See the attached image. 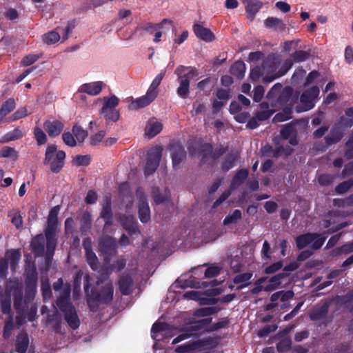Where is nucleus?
Here are the masks:
<instances>
[{
  "instance_id": "obj_32",
  "label": "nucleus",
  "mask_w": 353,
  "mask_h": 353,
  "mask_svg": "<svg viewBox=\"0 0 353 353\" xmlns=\"http://www.w3.org/2000/svg\"><path fill=\"white\" fill-rule=\"evenodd\" d=\"M152 197L154 201L157 204H159L165 202L169 199L170 192L167 188L160 190L158 188H154L152 190Z\"/></svg>"
},
{
  "instance_id": "obj_63",
  "label": "nucleus",
  "mask_w": 353,
  "mask_h": 353,
  "mask_svg": "<svg viewBox=\"0 0 353 353\" xmlns=\"http://www.w3.org/2000/svg\"><path fill=\"white\" fill-rule=\"evenodd\" d=\"M12 223L17 227L20 228L22 225V217L18 211H13L10 214Z\"/></svg>"
},
{
  "instance_id": "obj_34",
  "label": "nucleus",
  "mask_w": 353,
  "mask_h": 353,
  "mask_svg": "<svg viewBox=\"0 0 353 353\" xmlns=\"http://www.w3.org/2000/svg\"><path fill=\"white\" fill-rule=\"evenodd\" d=\"M265 23L268 28L277 31H283L286 28V25L282 20L275 17H268Z\"/></svg>"
},
{
  "instance_id": "obj_2",
  "label": "nucleus",
  "mask_w": 353,
  "mask_h": 353,
  "mask_svg": "<svg viewBox=\"0 0 353 353\" xmlns=\"http://www.w3.org/2000/svg\"><path fill=\"white\" fill-rule=\"evenodd\" d=\"M53 288L55 292H59L57 305L61 310L65 312V321L71 328H77L79 326V319L74 307L69 302L70 286L63 285V280L59 279L54 283Z\"/></svg>"
},
{
  "instance_id": "obj_36",
  "label": "nucleus",
  "mask_w": 353,
  "mask_h": 353,
  "mask_svg": "<svg viewBox=\"0 0 353 353\" xmlns=\"http://www.w3.org/2000/svg\"><path fill=\"white\" fill-rule=\"evenodd\" d=\"M121 222L124 229L127 230L130 234L136 233L137 228L135 225V221L133 216H128L121 217Z\"/></svg>"
},
{
  "instance_id": "obj_3",
  "label": "nucleus",
  "mask_w": 353,
  "mask_h": 353,
  "mask_svg": "<svg viewBox=\"0 0 353 353\" xmlns=\"http://www.w3.org/2000/svg\"><path fill=\"white\" fill-rule=\"evenodd\" d=\"M90 276H85V292L88 296V303L92 310H96L99 303H108L110 302L113 297V288L111 283L106 281L103 288L98 292L88 293V287L90 282Z\"/></svg>"
},
{
  "instance_id": "obj_56",
  "label": "nucleus",
  "mask_w": 353,
  "mask_h": 353,
  "mask_svg": "<svg viewBox=\"0 0 353 353\" xmlns=\"http://www.w3.org/2000/svg\"><path fill=\"white\" fill-rule=\"evenodd\" d=\"M34 137L39 145H43L46 143L47 137L43 131L39 128H34Z\"/></svg>"
},
{
  "instance_id": "obj_39",
  "label": "nucleus",
  "mask_w": 353,
  "mask_h": 353,
  "mask_svg": "<svg viewBox=\"0 0 353 353\" xmlns=\"http://www.w3.org/2000/svg\"><path fill=\"white\" fill-rule=\"evenodd\" d=\"M85 257L88 264L94 270L98 268V260L96 254L85 244Z\"/></svg>"
},
{
  "instance_id": "obj_11",
  "label": "nucleus",
  "mask_w": 353,
  "mask_h": 353,
  "mask_svg": "<svg viewBox=\"0 0 353 353\" xmlns=\"http://www.w3.org/2000/svg\"><path fill=\"white\" fill-rule=\"evenodd\" d=\"M325 240V237L318 234H306L298 236L296 239V246L299 249L309 247L316 250L322 246Z\"/></svg>"
},
{
  "instance_id": "obj_38",
  "label": "nucleus",
  "mask_w": 353,
  "mask_h": 353,
  "mask_svg": "<svg viewBox=\"0 0 353 353\" xmlns=\"http://www.w3.org/2000/svg\"><path fill=\"white\" fill-rule=\"evenodd\" d=\"M132 280L129 276H122L119 281V288L123 294L127 295L132 292Z\"/></svg>"
},
{
  "instance_id": "obj_29",
  "label": "nucleus",
  "mask_w": 353,
  "mask_h": 353,
  "mask_svg": "<svg viewBox=\"0 0 353 353\" xmlns=\"http://www.w3.org/2000/svg\"><path fill=\"white\" fill-rule=\"evenodd\" d=\"M281 136L283 139H288L292 145H296L298 143L296 132L292 125H283L281 130Z\"/></svg>"
},
{
  "instance_id": "obj_60",
  "label": "nucleus",
  "mask_w": 353,
  "mask_h": 353,
  "mask_svg": "<svg viewBox=\"0 0 353 353\" xmlns=\"http://www.w3.org/2000/svg\"><path fill=\"white\" fill-rule=\"evenodd\" d=\"M39 58L37 54H28L25 56L21 61V63L23 66H28L35 63Z\"/></svg>"
},
{
  "instance_id": "obj_46",
  "label": "nucleus",
  "mask_w": 353,
  "mask_h": 353,
  "mask_svg": "<svg viewBox=\"0 0 353 353\" xmlns=\"http://www.w3.org/2000/svg\"><path fill=\"white\" fill-rule=\"evenodd\" d=\"M353 187V177L339 183L335 188L337 194H344Z\"/></svg>"
},
{
  "instance_id": "obj_54",
  "label": "nucleus",
  "mask_w": 353,
  "mask_h": 353,
  "mask_svg": "<svg viewBox=\"0 0 353 353\" xmlns=\"http://www.w3.org/2000/svg\"><path fill=\"white\" fill-rule=\"evenodd\" d=\"M198 347L197 343H185L179 345L176 348L177 353H191V352Z\"/></svg>"
},
{
  "instance_id": "obj_57",
  "label": "nucleus",
  "mask_w": 353,
  "mask_h": 353,
  "mask_svg": "<svg viewBox=\"0 0 353 353\" xmlns=\"http://www.w3.org/2000/svg\"><path fill=\"white\" fill-rule=\"evenodd\" d=\"M90 157L88 155H78L76 156L73 159L74 165H88L90 163Z\"/></svg>"
},
{
  "instance_id": "obj_51",
  "label": "nucleus",
  "mask_w": 353,
  "mask_h": 353,
  "mask_svg": "<svg viewBox=\"0 0 353 353\" xmlns=\"http://www.w3.org/2000/svg\"><path fill=\"white\" fill-rule=\"evenodd\" d=\"M333 205L339 208L353 205V194L345 199H334Z\"/></svg>"
},
{
  "instance_id": "obj_9",
  "label": "nucleus",
  "mask_w": 353,
  "mask_h": 353,
  "mask_svg": "<svg viewBox=\"0 0 353 353\" xmlns=\"http://www.w3.org/2000/svg\"><path fill=\"white\" fill-rule=\"evenodd\" d=\"M72 30V26L68 23L64 27H58L56 29L45 33L42 36L43 41L47 45H53L61 41H65L68 39Z\"/></svg>"
},
{
  "instance_id": "obj_64",
  "label": "nucleus",
  "mask_w": 353,
  "mask_h": 353,
  "mask_svg": "<svg viewBox=\"0 0 353 353\" xmlns=\"http://www.w3.org/2000/svg\"><path fill=\"white\" fill-rule=\"evenodd\" d=\"M309 57V53L306 51H296L293 54L294 60L296 62H302Z\"/></svg>"
},
{
  "instance_id": "obj_13",
  "label": "nucleus",
  "mask_w": 353,
  "mask_h": 353,
  "mask_svg": "<svg viewBox=\"0 0 353 353\" xmlns=\"http://www.w3.org/2000/svg\"><path fill=\"white\" fill-rule=\"evenodd\" d=\"M136 201L140 221L142 223H147L150 220V210L146 196L141 188H139L137 190Z\"/></svg>"
},
{
  "instance_id": "obj_28",
  "label": "nucleus",
  "mask_w": 353,
  "mask_h": 353,
  "mask_svg": "<svg viewBox=\"0 0 353 353\" xmlns=\"http://www.w3.org/2000/svg\"><path fill=\"white\" fill-rule=\"evenodd\" d=\"M59 211V207L55 206L50 210L49 213L48 219V225L46 229V232H48V235L50 234V232H55L56 231Z\"/></svg>"
},
{
  "instance_id": "obj_12",
  "label": "nucleus",
  "mask_w": 353,
  "mask_h": 353,
  "mask_svg": "<svg viewBox=\"0 0 353 353\" xmlns=\"http://www.w3.org/2000/svg\"><path fill=\"white\" fill-rule=\"evenodd\" d=\"M319 94V89L314 86L304 92L300 97L301 105L296 108L298 112H305L314 107L316 99Z\"/></svg>"
},
{
  "instance_id": "obj_40",
  "label": "nucleus",
  "mask_w": 353,
  "mask_h": 353,
  "mask_svg": "<svg viewBox=\"0 0 353 353\" xmlns=\"http://www.w3.org/2000/svg\"><path fill=\"white\" fill-rule=\"evenodd\" d=\"M261 110L257 113V119L260 121L268 119L272 114V110L270 109L267 103H262L260 105Z\"/></svg>"
},
{
  "instance_id": "obj_24",
  "label": "nucleus",
  "mask_w": 353,
  "mask_h": 353,
  "mask_svg": "<svg viewBox=\"0 0 353 353\" xmlns=\"http://www.w3.org/2000/svg\"><path fill=\"white\" fill-rule=\"evenodd\" d=\"M168 23L172 26V23L170 21L167 19H164L162 21L161 23L159 24H148L145 28V30L150 34H153L154 32V38L153 39L154 42L159 43L161 41V37L163 33V29L164 25Z\"/></svg>"
},
{
  "instance_id": "obj_6",
  "label": "nucleus",
  "mask_w": 353,
  "mask_h": 353,
  "mask_svg": "<svg viewBox=\"0 0 353 353\" xmlns=\"http://www.w3.org/2000/svg\"><path fill=\"white\" fill-rule=\"evenodd\" d=\"M65 153L58 150L55 145H50L45 152L43 164L49 168L54 173H58L64 165Z\"/></svg>"
},
{
  "instance_id": "obj_1",
  "label": "nucleus",
  "mask_w": 353,
  "mask_h": 353,
  "mask_svg": "<svg viewBox=\"0 0 353 353\" xmlns=\"http://www.w3.org/2000/svg\"><path fill=\"white\" fill-rule=\"evenodd\" d=\"M37 275L35 269H32L28 273L26 279V290L24 301L22 297L21 285L17 280H10L6 285L3 294L1 295V308L5 314H9L10 311L11 299L14 298V305L17 310L19 315L16 318L17 323L19 325L23 323L21 316L23 314L21 310L23 304L32 301L37 292Z\"/></svg>"
},
{
  "instance_id": "obj_42",
  "label": "nucleus",
  "mask_w": 353,
  "mask_h": 353,
  "mask_svg": "<svg viewBox=\"0 0 353 353\" xmlns=\"http://www.w3.org/2000/svg\"><path fill=\"white\" fill-rule=\"evenodd\" d=\"M182 288H203L206 286L205 282H199L196 281L194 276H191L187 281H185L184 283L181 285Z\"/></svg>"
},
{
  "instance_id": "obj_53",
  "label": "nucleus",
  "mask_w": 353,
  "mask_h": 353,
  "mask_svg": "<svg viewBox=\"0 0 353 353\" xmlns=\"http://www.w3.org/2000/svg\"><path fill=\"white\" fill-rule=\"evenodd\" d=\"M41 290L43 299L45 300L48 299L51 296V288L50 285L49 283L48 279L47 278L42 279L41 280Z\"/></svg>"
},
{
  "instance_id": "obj_50",
  "label": "nucleus",
  "mask_w": 353,
  "mask_h": 353,
  "mask_svg": "<svg viewBox=\"0 0 353 353\" xmlns=\"http://www.w3.org/2000/svg\"><path fill=\"white\" fill-rule=\"evenodd\" d=\"M45 234L47 239V252L51 254L56 246L55 232H50V234L48 235V232H45Z\"/></svg>"
},
{
  "instance_id": "obj_15",
  "label": "nucleus",
  "mask_w": 353,
  "mask_h": 353,
  "mask_svg": "<svg viewBox=\"0 0 353 353\" xmlns=\"http://www.w3.org/2000/svg\"><path fill=\"white\" fill-rule=\"evenodd\" d=\"M272 77L274 75V67L272 65V62L270 60H266L261 66H257L253 68L250 72V78L253 81H256L263 77V81L267 82L265 80V76ZM268 83L270 81H268Z\"/></svg>"
},
{
  "instance_id": "obj_8",
  "label": "nucleus",
  "mask_w": 353,
  "mask_h": 353,
  "mask_svg": "<svg viewBox=\"0 0 353 353\" xmlns=\"http://www.w3.org/2000/svg\"><path fill=\"white\" fill-rule=\"evenodd\" d=\"M103 101L101 110V114L106 120L117 121L119 119V112L115 108L119 103V99L115 95L105 97L102 99Z\"/></svg>"
},
{
  "instance_id": "obj_37",
  "label": "nucleus",
  "mask_w": 353,
  "mask_h": 353,
  "mask_svg": "<svg viewBox=\"0 0 353 353\" xmlns=\"http://www.w3.org/2000/svg\"><path fill=\"white\" fill-rule=\"evenodd\" d=\"M230 72L238 79H242L245 72V65L242 61L235 62L230 68Z\"/></svg>"
},
{
  "instance_id": "obj_27",
  "label": "nucleus",
  "mask_w": 353,
  "mask_h": 353,
  "mask_svg": "<svg viewBox=\"0 0 353 353\" xmlns=\"http://www.w3.org/2000/svg\"><path fill=\"white\" fill-rule=\"evenodd\" d=\"M63 124L58 121H48L44 123L46 131L52 137L58 136L63 130Z\"/></svg>"
},
{
  "instance_id": "obj_21",
  "label": "nucleus",
  "mask_w": 353,
  "mask_h": 353,
  "mask_svg": "<svg viewBox=\"0 0 353 353\" xmlns=\"http://www.w3.org/2000/svg\"><path fill=\"white\" fill-rule=\"evenodd\" d=\"M99 249L101 253L105 255V260H108V255H111L115 252V241L109 236L103 237L100 241Z\"/></svg>"
},
{
  "instance_id": "obj_55",
  "label": "nucleus",
  "mask_w": 353,
  "mask_h": 353,
  "mask_svg": "<svg viewBox=\"0 0 353 353\" xmlns=\"http://www.w3.org/2000/svg\"><path fill=\"white\" fill-rule=\"evenodd\" d=\"M292 109L287 108L283 113H278L274 117L275 122H282L291 118Z\"/></svg>"
},
{
  "instance_id": "obj_35",
  "label": "nucleus",
  "mask_w": 353,
  "mask_h": 353,
  "mask_svg": "<svg viewBox=\"0 0 353 353\" xmlns=\"http://www.w3.org/2000/svg\"><path fill=\"white\" fill-rule=\"evenodd\" d=\"M16 107L15 101L14 99H9L5 101L0 109V122H1L4 117L11 112Z\"/></svg>"
},
{
  "instance_id": "obj_10",
  "label": "nucleus",
  "mask_w": 353,
  "mask_h": 353,
  "mask_svg": "<svg viewBox=\"0 0 353 353\" xmlns=\"http://www.w3.org/2000/svg\"><path fill=\"white\" fill-rule=\"evenodd\" d=\"M21 258V254L17 250H8L3 258L0 259V277L5 278L8 274V266L12 272L16 270Z\"/></svg>"
},
{
  "instance_id": "obj_62",
  "label": "nucleus",
  "mask_w": 353,
  "mask_h": 353,
  "mask_svg": "<svg viewBox=\"0 0 353 353\" xmlns=\"http://www.w3.org/2000/svg\"><path fill=\"white\" fill-rule=\"evenodd\" d=\"M220 272V268L216 265H210L204 271L205 278H212L216 276Z\"/></svg>"
},
{
  "instance_id": "obj_41",
  "label": "nucleus",
  "mask_w": 353,
  "mask_h": 353,
  "mask_svg": "<svg viewBox=\"0 0 353 353\" xmlns=\"http://www.w3.org/2000/svg\"><path fill=\"white\" fill-rule=\"evenodd\" d=\"M248 174V172L247 170H241L239 171L236 174L233 178L231 187L232 188H235L236 187L239 186L240 184H241L245 179L247 178Z\"/></svg>"
},
{
  "instance_id": "obj_49",
  "label": "nucleus",
  "mask_w": 353,
  "mask_h": 353,
  "mask_svg": "<svg viewBox=\"0 0 353 353\" xmlns=\"http://www.w3.org/2000/svg\"><path fill=\"white\" fill-rule=\"evenodd\" d=\"M112 215L111 205L110 201H107L106 203L103 205V210L101 212V216L105 220V227L109 225V219Z\"/></svg>"
},
{
  "instance_id": "obj_4",
  "label": "nucleus",
  "mask_w": 353,
  "mask_h": 353,
  "mask_svg": "<svg viewBox=\"0 0 353 353\" xmlns=\"http://www.w3.org/2000/svg\"><path fill=\"white\" fill-rule=\"evenodd\" d=\"M165 74V70H163L158 75H157L150 84L145 95L135 99H132L129 105V109L134 110L142 108L153 101L157 96L158 86L160 85Z\"/></svg>"
},
{
  "instance_id": "obj_22",
  "label": "nucleus",
  "mask_w": 353,
  "mask_h": 353,
  "mask_svg": "<svg viewBox=\"0 0 353 353\" xmlns=\"http://www.w3.org/2000/svg\"><path fill=\"white\" fill-rule=\"evenodd\" d=\"M172 330V327L168 324L163 323H156L152 327V337L157 340L159 341L161 337H168L167 335L168 332H170Z\"/></svg>"
},
{
  "instance_id": "obj_58",
  "label": "nucleus",
  "mask_w": 353,
  "mask_h": 353,
  "mask_svg": "<svg viewBox=\"0 0 353 353\" xmlns=\"http://www.w3.org/2000/svg\"><path fill=\"white\" fill-rule=\"evenodd\" d=\"M28 110L26 107L19 108L10 118V121H16L23 117H26L28 114Z\"/></svg>"
},
{
  "instance_id": "obj_44",
  "label": "nucleus",
  "mask_w": 353,
  "mask_h": 353,
  "mask_svg": "<svg viewBox=\"0 0 353 353\" xmlns=\"http://www.w3.org/2000/svg\"><path fill=\"white\" fill-rule=\"evenodd\" d=\"M0 157L10 158L14 161L18 158V152L12 148L5 146L0 150Z\"/></svg>"
},
{
  "instance_id": "obj_25",
  "label": "nucleus",
  "mask_w": 353,
  "mask_h": 353,
  "mask_svg": "<svg viewBox=\"0 0 353 353\" xmlns=\"http://www.w3.org/2000/svg\"><path fill=\"white\" fill-rule=\"evenodd\" d=\"M193 31L198 38L206 42H210L214 40L213 33L209 29L204 28L200 24H194Z\"/></svg>"
},
{
  "instance_id": "obj_7",
  "label": "nucleus",
  "mask_w": 353,
  "mask_h": 353,
  "mask_svg": "<svg viewBox=\"0 0 353 353\" xmlns=\"http://www.w3.org/2000/svg\"><path fill=\"white\" fill-rule=\"evenodd\" d=\"M345 116L347 118L342 117L340 121L332 129L331 134L326 137V141L328 144L336 143L341 139L343 136L342 128H348L352 125L353 109H347L345 112Z\"/></svg>"
},
{
  "instance_id": "obj_20",
  "label": "nucleus",
  "mask_w": 353,
  "mask_h": 353,
  "mask_svg": "<svg viewBox=\"0 0 353 353\" xmlns=\"http://www.w3.org/2000/svg\"><path fill=\"white\" fill-rule=\"evenodd\" d=\"M345 156L347 159H353V132L351 134L349 140L346 143V150L345 152ZM353 174V161L347 163L343 172V177H345Z\"/></svg>"
},
{
  "instance_id": "obj_18",
  "label": "nucleus",
  "mask_w": 353,
  "mask_h": 353,
  "mask_svg": "<svg viewBox=\"0 0 353 353\" xmlns=\"http://www.w3.org/2000/svg\"><path fill=\"white\" fill-rule=\"evenodd\" d=\"M294 293L292 291H280L274 293L271 296L272 303L268 305L270 309L274 306H279L281 308H285L289 305L290 300L293 297Z\"/></svg>"
},
{
  "instance_id": "obj_30",
  "label": "nucleus",
  "mask_w": 353,
  "mask_h": 353,
  "mask_svg": "<svg viewBox=\"0 0 353 353\" xmlns=\"http://www.w3.org/2000/svg\"><path fill=\"white\" fill-rule=\"evenodd\" d=\"M246 12L250 17L253 19L263 6V3L258 0H243Z\"/></svg>"
},
{
  "instance_id": "obj_61",
  "label": "nucleus",
  "mask_w": 353,
  "mask_h": 353,
  "mask_svg": "<svg viewBox=\"0 0 353 353\" xmlns=\"http://www.w3.org/2000/svg\"><path fill=\"white\" fill-rule=\"evenodd\" d=\"M62 138H63V142L66 145H68L70 147H74L77 143L75 138L74 137V134H72L70 132L63 133L62 135Z\"/></svg>"
},
{
  "instance_id": "obj_5",
  "label": "nucleus",
  "mask_w": 353,
  "mask_h": 353,
  "mask_svg": "<svg viewBox=\"0 0 353 353\" xmlns=\"http://www.w3.org/2000/svg\"><path fill=\"white\" fill-rule=\"evenodd\" d=\"M177 76L179 85L177 88V94L181 98H186L190 92V81L197 75L196 70L193 68L179 65L174 71Z\"/></svg>"
},
{
  "instance_id": "obj_26",
  "label": "nucleus",
  "mask_w": 353,
  "mask_h": 353,
  "mask_svg": "<svg viewBox=\"0 0 353 353\" xmlns=\"http://www.w3.org/2000/svg\"><path fill=\"white\" fill-rule=\"evenodd\" d=\"M162 127L163 125L159 121L155 119L150 120L145 125V134L150 139L152 138L161 132Z\"/></svg>"
},
{
  "instance_id": "obj_19",
  "label": "nucleus",
  "mask_w": 353,
  "mask_h": 353,
  "mask_svg": "<svg viewBox=\"0 0 353 353\" xmlns=\"http://www.w3.org/2000/svg\"><path fill=\"white\" fill-rule=\"evenodd\" d=\"M105 86L106 85L103 81H92L80 85L78 92L85 93L90 96H97L102 92Z\"/></svg>"
},
{
  "instance_id": "obj_48",
  "label": "nucleus",
  "mask_w": 353,
  "mask_h": 353,
  "mask_svg": "<svg viewBox=\"0 0 353 353\" xmlns=\"http://www.w3.org/2000/svg\"><path fill=\"white\" fill-rule=\"evenodd\" d=\"M72 133L74 137H75L77 142L79 143L83 142L88 136L87 132L78 125L73 127Z\"/></svg>"
},
{
  "instance_id": "obj_52",
  "label": "nucleus",
  "mask_w": 353,
  "mask_h": 353,
  "mask_svg": "<svg viewBox=\"0 0 353 353\" xmlns=\"http://www.w3.org/2000/svg\"><path fill=\"white\" fill-rule=\"evenodd\" d=\"M83 276V272L81 271H79L74 281V289H73V296L74 299L77 298L79 295L80 291H81V280Z\"/></svg>"
},
{
  "instance_id": "obj_31",
  "label": "nucleus",
  "mask_w": 353,
  "mask_h": 353,
  "mask_svg": "<svg viewBox=\"0 0 353 353\" xmlns=\"http://www.w3.org/2000/svg\"><path fill=\"white\" fill-rule=\"evenodd\" d=\"M29 345V339L26 333L19 334L15 343V350L18 353H26Z\"/></svg>"
},
{
  "instance_id": "obj_47",
  "label": "nucleus",
  "mask_w": 353,
  "mask_h": 353,
  "mask_svg": "<svg viewBox=\"0 0 353 353\" xmlns=\"http://www.w3.org/2000/svg\"><path fill=\"white\" fill-rule=\"evenodd\" d=\"M23 133L19 128H16L14 130L7 133L3 138L1 142H9L11 141L17 140L22 137Z\"/></svg>"
},
{
  "instance_id": "obj_33",
  "label": "nucleus",
  "mask_w": 353,
  "mask_h": 353,
  "mask_svg": "<svg viewBox=\"0 0 353 353\" xmlns=\"http://www.w3.org/2000/svg\"><path fill=\"white\" fill-rule=\"evenodd\" d=\"M292 60L289 59H287L280 71L278 72H275V70L274 69V75L272 77L265 76V80L266 81H272L274 79L284 75L292 66Z\"/></svg>"
},
{
  "instance_id": "obj_43",
  "label": "nucleus",
  "mask_w": 353,
  "mask_h": 353,
  "mask_svg": "<svg viewBox=\"0 0 353 353\" xmlns=\"http://www.w3.org/2000/svg\"><path fill=\"white\" fill-rule=\"evenodd\" d=\"M241 218V212L239 210H235L229 214L223 220V224L228 225L236 223Z\"/></svg>"
},
{
  "instance_id": "obj_45",
  "label": "nucleus",
  "mask_w": 353,
  "mask_h": 353,
  "mask_svg": "<svg viewBox=\"0 0 353 353\" xmlns=\"http://www.w3.org/2000/svg\"><path fill=\"white\" fill-rule=\"evenodd\" d=\"M32 249L37 252V254H39L43 251V236L38 235L35 236L32 241Z\"/></svg>"
},
{
  "instance_id": "obj_14",
  "label": "nucleus",
  "mask_w": 353,
  "mask_h": 353,
  "mask_svg": "<svg viewBox=\"0 0 353 353\" xmlns=\"http://www.w3.org/2000/svg\"><path fill=\"white\" fill-rule=\"evenodd\" d=\"M211 321L210 318H204L201 319L197 321H191L190 326L185 328V330L187 332L185 333H182L180 335H179L177 337L173 339L172 343L176 344L188 337H190L192 335H196L197 333L196 332V330L204 328L207 325L210 323Z\"/></svg>"
},
{
  "instance_id": "obj_17",
  "label": "nucleus",
  "mask_w": 353,
  "mask_h": 353,
  "mask_svg": "<svg viewBox=\"0 0 353 353\" xmlns=\"http://www.w3.org/2000/svg\"><path fill=\"white\" fill-rule=\"evenodd\" d=\"M161 157V150L155 148L149 151L145 165V174L149 175L152 174L157 168Z\"/></svg>"
},
{
  "instance_id": "obj_59",
  "label": "nucleus",
  "mask_w": 353,
  "mask_h": 353,
  "mask_svg": "<svg viewBox=\"0 0 353 353\" xmlns=\"http://www.w3.org/2000/svg\"><path fill=\"white\" fill-rule=\"evenodd\" d=\"M335 176L332 174H325L320 175L318 178V181L321 185H328L332 183L334 181Z\"/></svg>"
},
{
  "instance_id": "obj_23",
  "label": "nucleus",
  "mask_w": 353,
  "mask_h": 353,
  "mask_svg": "<svg viewBox=\"0 0 353 353\" xmlns=\"http://www.w3.org/2000/svg\"><path fill=\"white\" fill-rule=\"evenodd\" d=\"M171 156L173 167L177 168L185 159L186 153L184 148L181 146L173 145L171 148Z\"/></svg>"
},
{
  "instance_id": "obj_16",
  "label": "nucleus",
  "mask_w": 353,
  "mask_h": 353,
  "mask_svg": "<svg viewBox=\"0 0 353 353\" xmlns=\"http://www.w3.org/2000/svg\"><path fill=\"white\" fill-rule=\"evenodd\" d=\"M284 277V274H279L270 279L262 278L259 280L260 286L254 288V291L255 292L262 290L266 292L273 291L280 286L282 283L281 279Z\"/></svg>"
}]
</instances>
